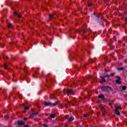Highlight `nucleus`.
<instances>
[{
  "instance_id": "nucleus-24",
  "label": "nucleus",
  "mask_w": 127,
  "mask_h": 127,
  "mask_svg": "<svg viewBox=\"0 0 127 127\" xmlns=\"http://www.w3.org/2000/svg\"><path fill=\"white\" fill-rule=\"evenodd\" d=\"M115 75V73L110 74V76H113Z\"/></svg>"
},
{
  "instance_id": "nucleus-23",
  "label": "nucleus",
  "mask_w": 127,
  "mask_h": 127,
  "mask_svg": "<svg viewBox=\"0 0 127 127\" xmlns=\"http://www.w3.org/2000/svg\"><path fill=\"white\" fill-rule=\"evenodd\" d=\"M3 59L5 60L7 59V57H4Z\"/></svg>"
},
{
  "instance_id": "nucleus-12",
  "label": "nucleus",
  "mask_w": 127,
  "mask_h": 127,
  "mask_svg": "<svg viewBox=\"0 0 127 127\" xmlns=\"http://www.w3.org/2000/svg\"><path fill=\"white\" fill-rule=\"evenodd\" d=\"M99 98H100V99H104L105 98V96H104L103 94H101L99 96Z\"/></svg>"
},
{
  "instance_id": "nucleus-3",
  "label": "nucleus",
  "mask_w": 127,
  "mask_h": 127,
  "mask_svg": "<svg viewBox=\"0 0 127 127\" xmlns=\"http://www.w3.org/2000/svg\"><path fill=\"white\" fill-rule=\"evenodd\" d=\"M122 107H116L115 110V113L116 115H117V116H120L121 113H120V112H119V110H122Z\"/></svg>"
},
{
  "instance_id": "nucleus-1",
  "label": "nucleus",
  "mask_w": 127,
  "mask_h": 127,
  "mask_svg": "<svg viewBox=\"0 0 127 127\" xmlns=\"http://www.w3.org/2000/svg\"><path fill=\"white\" fill-rule=\"evenodd\" d=\"M102 91L108 92V93L112 91V88L109 86H104L101 88Z\"/></svg>"
},
{
  "instance_id": "nucleus-20",
  "label": "nucleus",
  "mask_w": 127,
  "mask_h": 127,
  "mask_svg": "<svg viewBox=\"0 0 127 127\" xmlns=\"http://www.w3.org/2000/svg\"><path fill=\"white\" fill-rule=\"evenodd\" d=\"M110 75H109V74H107V75H105L104 77H107L108 78H109V77H110Z\"/></svg>"
},
{
  "instance_id": "nucleus-16",
  "label": "nucleus",
  "mask_w": 127,
  "mask_h": 127,
  "mask_svg": "<svg viewBox=\"0 0 127 127\" xmlns=\"http://www.w3.org/2000/svg\"><path fill=\"white\" fill-rule=\"evenodd\" d=\"M25 110H29V107L27 106L24 108Z\"/></svg>"
},
{
  "instance_id": "nucleus-15",
  "label": "nucleus",
  "mask_w": 127,
  "mask_h": 127,
  "mask_svg": "<svg viewBox=\"0 0 127 127\" xmlns=\"http://www.w3.org/2000/svg\"><path fill=\"white\" fill-rule=\"evenodd\" d=\"M4 68L5 69H7V65L6 64H4Z\"/></svg>"
},
{
  "instance_id": "nucleus-25",
  "label": "nucleus",
  "mask_w": 127,
  "mask_h": 127,
  "mask_svg": "<svg viewBox=\"0 0 127 127\" xmlns=\"http://www.w3.org/2000/svg\"><path fill=\"white\" fill-rule=\"evenodd\" d=\"M84 118H87V115L84 114Z\"/></svg>"
},
{
  "instance_id": "nucleus-28",
  "label": "nucleus",
  "mask_w": 127,
  "mask_h": 127,
  "mask_svg": "<svg viewBox=\"0 0 127 127\" xmlns=\"http://www.w3.org/2000/svg\"><path fill=\"white\" fill-rule=\"evenodd\" d=\"M105 71L106 72H107V71H108V70H107V69H105Z\"/></svg>"
},
{
  "instance_id": "nucleus-32",
  "label": "nucleus",
  "mask_w": 127,
  "mask_h": 127,
  "mask_svg": "<svg viewBox=\"0 0 127 127\" xmlns=\"http://www.w3.org/2000/svg\"><path fill=\"white\" fill-rule=\"evenodd\" d=\"M65 108H67V106H66V105H65Z\"/></svg>"
},
{
  "instance_id": "nucleus-5",
  "label": "nucleus",
  "mask_w": 127,
  "mask_h": 127,
  "mask_svg": "<svg viewBox=\"0 0 127 127\" xmlns=\"http://www.w3.org/2000/svg\"><path fill=\"white\" fill-rule=\"evenodd\" d=\"M65 91L66 92H67L68 95H72L73 94V90H72V89L65 90L64 91V93H65Z\"/></svg>"
},
{
  "instance_id": "nucleus-9",
  "label": "nucleus",
  "mask_w": 127,
  "mask_h": 127,
  "mask_svg": "<svg viewBox=\"0 0 127 127\" xmlns=\"http://www.w3.org/2000/svg\"><path fill=\"white\" fill-rule=\"evenodd\" d=\"M72 121H74V117H71L68 119V122H72Z\"/></svg>"
},
{
  "instance_id": "nucleus-10",
  "label": "nucleus",
  "mask_w": 127,
  "mask_h": 127,
  "mask_svg": "<svg viewBox=\"0 0 127 127\" xmlns=\"http://www.w3.org/2000/svg\"><path fill=\"white\" fill-rule=\"evenodd\" d=\"M100 78L102 82H106V79H105V76H101Z\"/></svg>"
},
{
  "instance_id": "nucleus-30",
  "label": "nucleus",
  "mask_w": 127,
  "mask_h": 127,
  "mask_svg": "<svg viewBox=\"0 0 127 127\" xmlns=\"http://www.w3.org/2000/svg\"><path fill=\"white\" fill-rule=\"evenodd\" d=\"M26 119H27V118H24V121H25V120H26Z\"/></svg>"
},
{
  "instance_id": "nucleus-4",
  "label": "nucleus",
  "mask_w": 127,
  "mask_h": 127,
  "mask_svg": "<svg viewBox=\"0 0 127 127\" xmlns=\"http://www.w3.org/2000/svg\"><path fill=\"white\" fill-rule=\"evenodd\" d=\"M117 80H115V82L117 84H122V81H121V77L119 76H116Z\"/></svg>"
},
{
  "instance_id": "nucleus-8",
  "label": "nucleus",
  "mask_w": 127,
  "mask_h": 127,
  "mask_svg": "<svg viewBox=\"0 0 127 127\" xmlns=\"http://www.w3.org/2000/svg\"><path fill=\"white\" fill-rule=\"evenodd\" d=\"M14 15H17L18 17H21V15H20V14H18L17 13V12H14Z\"/></svg>"
},
{
  "instance_id": "nucleus-7",
  "label": "nucleus",
  "mask_w": 127,
  "mask_h": 127,
  "mask_svg": "<svg viewBox=\"0 0 127 127\" xmlns=\"http://www.w3.org/2000/svg\"><path fill=\"white\" fill-rule=\"evenodd\" d=\"M17 124L19 126H23L24 125V122H23V121H17Z\"/></svg>"
},
{
  "instance_id": "nucleus-14",
  "label": "nucleus",
  "mask_w": 127,
  "mask_h": 127,
  "mask_svg": "<svg viewBox=\"0 0 127 127\" xmlns=\"http://www.w3.org/2000/svg\"><path fill=\"white\" fill-rule=\"evenodd\" d=\"M38 114V112H34L33 113V116H37Z\"/></svg>"
},
{
  "instance_id": "nucleus-19",
  "label": "nucleus",
  "mask_w": 127,
  "mask_h": 127,
  "mask_svg": "<svg viewBox=\"0 0 127 127\" xmlns=\"http://www.w3.org/2000/svg\"><path fill=\"white\" fill-rule=\"evenodd\" d=\"M81 32H82V33L84 34L85 33V32H86V31H85V30H82L81 31Z\"/></svg>"
},
{
  "instance_id": "nucleus-27",
  "label": "nucleus",
  "mask_w": 127,
  "mask_h": 127,
  "mask_svg": "<svg viewBox=\"0 0 127 127\" xmlns=\"http://www.w3.org/2000/svg\"><path fill=\"white\" fill-rule=\"evenodd\" d=\"M125 20H126V21H127V17L126 18Z\"/></svg>"
},
{
  "instance_id": "nucleus-26",
  "label": "nucleus",
  "mask_w": 127,
  "mask_h": 127,
  "mask_svg": "<svg viewBox=\"0 0 127 127\" xmlns=\"http://www.w3.org/2000/svg\"><path fill=\"white\" fill-rule=\"evenodd\" d=\"M124 69V68H120L118 69V70H123Z\"/></svg>"
},
{
  "instance_id": "nucleus-31",
  "label": "nucleus",
  "mask_w": 127,
  "mask_h": 127,
  "mask_svg": "<svg viewBox=\"0 0 127 127\" xmlns=\"http://www.w3.org/2000/svg\"><path fill=\"white\" fill-rule=\"evenodd\" d=\"M70 101H68V104H70Z\"/></svg>"
},
{
  "instance_id": "nucleus-11",
  "label": "nucleus",
  "mask_w": 127,
  "mask_h": 127,
  "mask_svg": "<svg viewBox=\"0 0 127 127\" xmlns=\"http://www.w3.org/2000/svg\"><path fill=\"white\" fill-rule=\"evenodd\" d=\"M50 117L52 118V119H55V117H56V116L55 114H51Z\"/></svg>"
},
{
  "instance_id": "nucleus-22",
  "label": "nucleus",
  "mask_w": 127,
  "mask_h": 127,
  "mask_svg": "<svg viewBox=\"0 0 127 127\" xmlns=\"http://www.w3.org/2000/svg\"><path fill=\"white\" fill-rule=\"evenodd\" d=\"M43 127H47V125L46 124H44L43 125Z\"/></svg>"
},
{
  "instance_id": "nucleus-6",
  "label": "nucleus",
  "mask_w": 127,
  "mask_h": 127,
  "mask_svg": "<svg viewBox=\"0 0 127 127\" xmlns=\"http://www.w3.org/2000/svg\"><path fill=\"white\" fill-rule=\"evenodd\" d=\"M101 111H102V114L103 116H105V115L107 114V112H106V111H105V108H104L103 106L101 107Z\"/></svg>"
},
{
  "instance_id": "nucleus-2",
  "label": "nucleus",
  "mask_w": 127,
  "mask_h": 127,
  "mask_svg": "<svg viewBox=\"0 0 127 127\" xmlns=\"http://www.w3.org/2000/svg\"><path fill=\"white\" fill-rule=\"evenodd\" d=\"M44 105H45V106H49V107H53L57 105V102H55L53 104L51 103L50 102H45Z\"/></svg>"
},
{
  "instance_id": "nucleus-17",
  "label": "nucleus",
  "mask_w": 127,
  "mask_h": 127,
  "mask_svg": "<svg viewBox=\"0 0 127 127\" xmlns=\"http://www.w3.org/2000/svg\"><path fill=\"white\" fill-rule=\"evenodd\" d=\"M122 89H123V90H126L127 89V87L126 86H123Z\"/></svg>"
},
{
  "instance_id": "nucleus-18",
  "label": "nucleus",
  "mask_w": 127,
  "mask_h": 127,
  "mask_svg": "<svg viewBox=\"0 0 127 127\" xmlns=\"http://www.w3.org/2000/svg\"><path fill=\"white\" fill-rule=\"evenodd\" d=\"M52 17H53V15H49V18H50L51 19V18H52Z\"/></svg>"
},
{
  "instance_id": "nucleus-21",
  "label": "nucleus",
  "mask_w": 127,
  "mask_h": 127,
  "mask_svg": "<svg viewBox=\"0 0 127 127\" xmlns=\"http://www.w3.org/2000/svg\"><path fill=\"white\" fill-rule=\"evenodd\" d=\"M88 6H92V3H89Z\"/></svg>"
},
{
  "instance_id": "nucleus-29",
  "label": "nucleus",
  "mask_w": 127,
  "mask_h": 127,
  "mask_svg": "<svg viewBox=\"0 0 127 127\" xmlns=\"http://www.w3.org/2000/svg\"><path fill=\"white\" fill-rule=\"evenodd\" d=\"M34 78H36V77L35 76H33Z\"/></svg>"
},
{
  "instance_id": "nucleus-13",
  "label": "nucleus",
  "mask_w": 127,
  "mask_h": 127,
  "mask_svg": "<svg viewBox=\"0 0 127 127\" xmlns=\"http://www.w3.org/2000/svg\"><path fill=\"white\" fill-rule=\"evenodd\" d=\"M11 27H12V24H11V23H9V24H8V28H11Z\"/></svg>"
}]
</instances>
